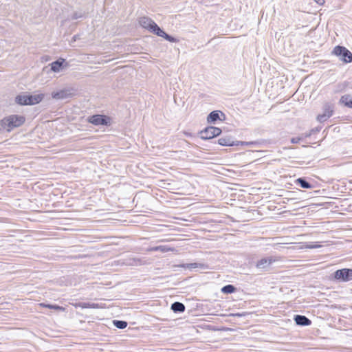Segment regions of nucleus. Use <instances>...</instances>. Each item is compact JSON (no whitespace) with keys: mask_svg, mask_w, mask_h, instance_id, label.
<instances>
[{"mask_svg":"<svg viewBox=\"0 0 352 352\" xmlns=\"http://www.w3.org/2000/svg\"><path fill=\"white\" fill-rule=\"evenodd\" d=\"M173 248H169L167 245H159L152 248L153 251H161L162 252L173 251Z\"/></svg>","mask_w":352,"mask_h":352,"instance_id":"23","label":"nucleus"},{"mask_svg":"<svg viewBox=\"0 0 352 352\" xmlns=\"http://www.w3.org/2000/svg\"><path fill=\"white\" fill-rule=\"evenodd\" d=\"M39 306L41 307L49 308V309H54L56 311H63L65 310V309L63 307H61V306H59L57 305H50V304H45L44 302H42V303L39 304Z\"/></svg>","mask_w":352,"mask_h":352,"instance_id":"20","label":"nucleus"},{"mask_svg":"<svg viewBox=\"0 0 352 352\" xmlns=\"http://www.w3.org/2000/svg\"><path fill=\"white\" fill-rule=\"evenodd\" d=\"M114 326L118 329H123L127 327V322L124 320H115L113 321Z\"/></svg>","mask_w":352,"mask_h":352,"instance_id":"25","label":"nucleus"},{"mask_svg":"<svg viewBox=\"0 0 352 352\" xmlns=\"http://www.w3.org/2000/svg\"><path fill=\"white\" fill-rule=\"evenodd\" d=\"M82 16L83 15L82 13L75 12L73 14V15L72 16V19H78L82 18Z\"/></svg>","mask_w":352,"mask_h":352,"instance_id":"28","label":"nucleus"},{"mask_svg":"<svg viewBox=\"0 0 352 352\" xmlns=\"http://www.w3.org/2000/svg\"><path fill=\"white\" fill-rule=\"evenodd\" d=\"M219 113H221V115L225 117V115L219 111H213L211 113H209L207 118L208 122L212 123L215 122L218 120H221L219 117Z\"/></svg>","mask_w":352,"mask_h":352,"instance_id":"14","label":"nucleus"},{"mask_svg":"<svg viewBox=\"0 0 352 352\" xmlns=\"http://www.w3.org/2000/svg\"><path fill=\"white\" fill-rule=\"evenodd\" d=\"M318 247V245H314V246H311V248H316Z\"/></svg>","mask_w":352,"mask_h":352,"instance_id":"32","label":"nucleus"},{"mask_svg":"<svg viewBox=\"0 0 352 352\" xmlns=\"http://www.w3.org/2000/svg\"><path fill=\"white\" fill-rule=\"evenodd\" d=\"M314 1L319 5H322L324 3V0H314Z\"/></svg>","mask_w":352,"mask_h":352,"instance_id":"30","label":"nucleus"},{"mask_svg":"<svg viewBox=\"0 0 352 352\" xmlns=\"http://www.w3.org/2000/svg\"><path fill=\"white\" fill-rule=\"evenodd\" d=\"M72 94L69 90L63 89L58 91H54L52 94V96L53 98L56 100L65 99L69 98Z\"/></svg>","mask_w":352,"mask_h":352,"instance_id":"10","label":"nucleus"},{"mask_svg":"<svg viewBox=\"0 0 352 352\" xmlns=\"http://www.w3.org/2000/svg\"><path fill=\"white\" fill-rule=\"evenodd\" d=\"M28 94H19L15 98V102L20 105H28Z\"/></svg>","mask_w":352,"mask_h":352,"instance_id":"15","label":"nucleus"},{"mask_svg":"<svg viewBox=\"0 0 352 352\" xmlns=\"http://www.w3.org/2000/svg\"><path fill=\"white\" fill-rule=\"evenodd\" d=\"M232 316H237V317H241L242 316H244L243 314H239V313H236V314H232Z\"/></svg>","mask_w":352,"mask_h":352,"instance_id":"31","label":"nucleus"},{"mask_svg":"<svg viewBox=\"0 0 352 352\" xmlns=\"http://www.w3.org/2000/svg\"><path fill=\"white\" fill-rule=\"evenodd\" d=\"M218 143L221 146H239V145H250L252 144L253 142H241L236 141L234 142L232 140V138L230 136H226L220 138L218 140Z\"/></svg>","mask_w":352,"mask_h":352,"instance_id":"7","label":"nucleus"},{"mask_svg":"<svg viewBox=\"0 0 352 352\" xmlns=\"http://www.w3.org/2000/svg\"><path fill=\"white\" fill-rule=\"evenodd\" d=\"M334 278L342 282L352 280V269L343 268L334 272Z\"/></svg>","mask_w":352,"mask_h":352,"instance_id":"3","label":"nucleus"},{"mask_svg":"<svg viewBox=\"0 0 352 352\" xmlns=\"http://www.w3.org/2000/svg\"><path fill=\"white\" fill-rule=\"evenodd\" d=\"M139 24L144 28L148 29L150 31L153 29L155 23L149 17L142 16L139 19Z\"/></svg>","mask_w":352,"mask_h":352,"instance_id":"9","label":"nucleus"},{"mask_svg":"<svg viewBox=\"0 0 352 352\" xmlns=\"http://www.w3.org/2000/svg\"><path fill=\"white\" fill-rule=\"evenodd\" d=\"M181 267L184 268H188V269H193L199 267L202 270L208 269V266L204 263H187V264H183L181 265Z\"/></svg>","mask_w":352,"mask_h":352,"instance_id":"16","label":"nucleus"},{"mask_svg":"<svg viewBox=\"0 0 352 352\" xmlns=\"http://www.w3.org/2000/svg\"><path fill=\"white\" fill-rule=\"evenodd\" d=\"M89 122L98 126V125H109L110 124V118L103 115H94L87 118Z\"/></svg>","mask_w":352,"mask_h":352,"instance_id":"6","label":"nucleus"},{"mask_svg":"<svg viewBox=\"0 0 352 352\" xmlns=\"http://www.w3.org/2000/svg\"><path fill=\"white\" fill-rule=\"evenodd\" d=\"M294 321L296 324L300 326H309L311 323V321L308 318L302 315H296L294 316Z\"/></svg>","mask_w":352,"mask_h":352,"instance_id":"12","label":"nucleus"},{"mask_svg":"<svg viewBox=\"0 0 352 352\" xmlns=\"http://www.w3.org/2000/svg\"><path fill=\"white\" fill-rule=\"evenodd\" d=\"M164 38L169 41V42H172V43H175L177 41V39L173 37L172 36L168 34H166L165 36H164Z\"/></svg>","mask_w":352,"mask_h":352,"instance_id":"26","label":"nucleus"},{"mask_svg":"<svg viewBox=\"0 0 352 352\" xmlns=\"http://www.w3.org/2000/svg\"><path fill=\"white\" fill-rule=\"evenodd\" d=\"M333 109V104L329 102L325 103L322 107L323 113L317 116V120L320 122H325L328 118L332 116L334 111Z\"/></svg>","mask_w":352,"mask_h":352,"instance_id":"5","label":"nucleus"},{"mask_svg":"<svg viewBox=\"0 0 352 352\" xmlns=\"http://www.w3.org/2000/svg\"><path fill=\"white\" fill-rule=\"evenodd\" d=\"M333 53L338 56H340V59L344 63L352 62V53L343 46L338 45L335 47Z\"/></svg>","mask_w":352,"mask_h":352,"instance_id":"2","label":"nucleus"},{"mask_svg":"<svg viewBox=\"0 0 352 352\" xmlns=\"http://www.w3.org/2000/svg\"><path fill=\"white\" fill-rule=\"evenodd\" d=\"M25 121L23 116L10 115L0 121V131H10L16 127L21 126Z\"/></svg>","mask_w":352,"mask_h":352,"instance_id":"1","label":"nucleus"},{"mask_svg":"<svg viewBox=\"0 0 352 352\" xmlns=\"http://www.w3.org/2000/svg\"><path fill=\"white\" fill-rule=\"evenodd\" d=\"M236 288L232 285H227L221 288V292L224 294H232L234 292Z\"/></svg>","mask_w":352,"mask_h":352,"instance_id":"24","label":"nucleus"},{"mask_svg":"<svg viewBox=\"0 0 352 352\" xmlns=\"http://www.w3.org/2000/svg\"><path fill=\"white\" fill-rule=\"evenodd\" d=\"M76 307H81L82 309L85 308H98V305L95 303H90V302H79L78 304H76Z\"/></svg>","mask_w":352,"mask_h":352,"instance_id":"22","label":"nucleus"},{"mask_svg":"<svg viewBox=\"0 0 352 352\" xmlns=\"http://www.w3.org/2000/svg\"><path fill=\"white\" fill-rule=\"evenodd\" d=\"M44 98V94H38L34 95H29L28 94V105H34L38 104L40 102L43 100Z\"/></svg>","mask_w":352,"mask_h":352,"instance_id":"11","label":"nucleus"},{"mask_svg":"<svg viewBox=\"0 0 352 352\" xmlns=\"http://www.w3.org/2000/svg\"><path fill=\"white\" fill-rule=\"evenodd\" d=\"M300 140L301 139L300 138H298V137L293 138L291 140V142L293 143V144H297V143H298L300 142Z\"/></svg>","mask_w":352,"mask_h":352,"instance_id":"29","label":"nucleus"},{"mask_svg":"<svg viewBox=\"0 0 352 352\" xmlns=\"http://www.w3.org/2000/svg\"><path fill=\"white\" fill-rule=\"evenodd\" d=\"M171 309L175 313H182L185 311V306L180 302H175L171 305Z\"/></svg>","mask_w":352,"mask_h":352,"instance_id":"18","label":"nucleus"},{"mask_svg":"<svg viewBox=\"0 0 352 352\" xmlns=\"http://www.w3.org/2000/svg\"><path fill=\"white\" fill-rule=\"evenodd\" d=\"M65 60L60 58L51 63V69L54 72H58L60 70Z\"/></svg>","mask_w":352,"mask_h":352,"instance_id":"17","label":"nucleus"},{"mask_svg":"<svg viewBox=\"0 0 352 352\" xmlns=\"http://www.w3.org/2000/svg\"><path fill=\"white\" fill-rule=\"evenodd\" d=\"M133 263H131V265H140L143 264V262L140 258H133Z\"/></svg>","mask_w":352,"mask_h":352,"instance_id":"27","label":"nucleus"},{"mask_svg":"<svg viewBox=\"0 0 352 352\" xmlns=\"http://www.w3.org/2000/svg\"><path fill=\"white\" fill-rule=\"evenodd\" d=\"M275 261L276 259L273 256L263 258L258 261L256 267L261 270L267 271Z\"/></svg>","mask_w":352,"mask_h":352,"instance_id":"8","label":"nucleus"},{"mask_svg":"<svg viewBox=\"0 0 352 352\" xmlns=\"http://www.w3.org/2000/svg\"><path fill=\"white\" fill-rule=\"evenodd\" d=\"M221 133V130L215 126H208L200 132L201 138L204 140L212 139L218 136Z\"/></svg>","mask_w":352,"mask_h":352,"instance_id":"4","label":"nucleus"},{"mask_svg":"<svg viewBox=\"0 0 352 352\" xmlns=\"http://www.w3.org/2000/svg\"><path fill=\"white\" fill-rule=\"evenodd\" d=\"M339 102L348 108H352V96L350 94H345L341 96Z\"/></svg>","mask_w":352,"mask_h":352,"instance_id":"13","label":"nucleus"},{"mask_svg":"<svg viewBox=\"0 0 352 352\" xmlns=\"http://www.w3.org/2000/svg\"><path fill=\"white\" fill-rule=\"evenodd\" d=\"M296 183L300 185V186L303 188L309 189L312 188V185L309 182H308L305 178L302 177L297 179Z\"/></svg>","mask_w":352,"mask_h":352,"instance_id":"19","label":"nucleus"},{"mask_svg":"<svg viewBox=\"0 0 352 352\" xmlns=\"http://www.w3.org/2000/svg\"><path fill=\"white\" fill-rule=\"evenodd\" d=\"M153 34L157 35L158 36L164 38L166 35V32L162 30L156 23L153 26V29L151 31Z\"/></svg>","mask_w":352,"mask_h":352,"instance_id":"21","label":"nucleus"}]
</instances>
